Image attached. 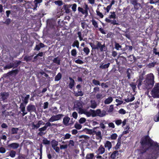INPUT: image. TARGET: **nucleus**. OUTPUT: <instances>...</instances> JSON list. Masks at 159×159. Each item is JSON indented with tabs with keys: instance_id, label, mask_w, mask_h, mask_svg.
<instances>
[{
	"instance_id": "a878e982",
	"label": "nucleus",
	"mask_w": 159,
	"mask_h": 159,
	"mask_svg": "<svg viewBox=\"0 0 159 159\" xmlns=\"http://www.w3.org/2000/svg\"><path fill=\"white\" fill-rule=\"evenodd\" d=\"M135 99L134 97L131 95V96L128 97L127 98H126L125 99V101L127 102H132L134 101Z\"/></svg>"
},
{
	"instance_id": "e2e57ef3",
	"label": "nucleus",
	"mask_w": 159,
	"mask_h": 159,
	"mask_svg": "<svg viewBox=\"0 0 159 159\" xmlns=\"http://www.w3.org/2000/svg\"><path fill=\"white\" fill-rule=\"evenodd\" d=\"M118 112L121 114H125L126 113V111L123 109L121 108L119 110Z\"/></svg>"
},
{
	"instance_id": "4c0bfd02",
	"label": "nucleus",
	"mask_w": 159,
	"mask_h": 159,
	"mask_svg": "<svg viewBox=\"0 0 159 159\" xmlns=\"http://www.w3.org/2000/svg\"><path fill=\"white\" fill-rule=\"evenodd\" d=\"M132 72L130 68H128L127 70L126 74L128 79L129 80L131 78V73Z\"/></svg>"
},
{
	"instance_id": "2f4dec72",
	"label": "nucleus",
	"mask_w": 159,
	"mask_h": 159,
	"mask_svg": "<svg viewBox=\"0 0 159 159\" xmlns=\"http://www.w3.org/2000/svg\"><path fill=\"white\" fill-rule=\"evenodd\" d=\"M74 94L76 97H78L80 96H82L84 95V93L83 92L80 90V91H77V92H75Z\"/></svg>"
},
{
	"instance_id": "6ab92c4d",
	"label": "nucleus",
	"mask_w": 159,
	"mask_h": 159,
	"mask_svg": "<svg viewBox=\"0 0 159 159\" xmlns=\"http://www.w3.org/2000/svg\"><path fill=\"white\" fill-rule=\"evenodd\" d=\"M44 46L45 45L43 43H40L39 44L36 45L34 50L39 51L40 50L41 48H44Z\"/></svg>"
},
{
	"instance_id": "39448f33",
	"label": "nucleus",
	"mask_w": 159,
	"mask_h": 159,
	"mask_svg": "<svg viewBox=\"0 0 159 159\" xmlns=\"http://www.w3.org/2000/svg\"><path fill=\"white\" fill-rule=\"evenodd\" d=\"M151 94L153 98H159V84L156 83L151 92Z\"/></svg>"
},
{
	"instance_id": "3c124183",
	"label": "nucleus",
	"mask_w": 159,
	"mask_h": 159,
	"mask_svg": "<svg viewBox=\"0 0 159 159\" xmlns=\"http://www.w3.org/2000/svg\"><path fill=\"white\" fill-rule=\"evenodd\" d=\"M97 44L95 46V48H94V50L99 49L100 45H101V42L98 41H97Z\"/></svg>"
},
{
	"instance_id": "e433bc0d",
	"label": "nucleus",
	"mask_w": 159,
	"mask_h": 159,
	"mask_svg": "<svg viewBox=\"0 0 159 159\" xmlns=\"http://www.w3.org/2000/svg\"><path fill=\"white\" fill-rule=\"evenodd\" d=\"M94 158V155L93 153H91L87 154L86 159H93Z\"/></svg>"
},
{
	"instance_id": "9b49d317",
	"label": "nucleus",
	"mask_w": 159,
	"mask_h": 159,
	"mask_svg": "<svg viewBox=\"0 0 159 159\" xmlns=\"http://www.w3.org/2000/svg\"><path fill=\"white\" fill-rule=\"evenodd\" d=\"M9 95L8 92H2L0 93V97L2 101H5L7 99Z\"/></svg>"
},
{
	"instance_id": "5701e85b",
	"label": "nucleus",
	"mask_w": 159,
	"mask_h": 159,
	"mask_svg": "<svg viewBox=\"0 0 159 159\" xmlns=\"http://www.w3.org/2000/svg\"><path fill=\"white\" fill-rule=\"evenodd\" d=\"M110 65V63H108L107 64L103 65V63L102 64L99 66V68L102 69H104L108 68Z\"/></svg>"
},
{
	"instance_id": "b1692460",
	"label": "nucleus",
	"mask_w": 159,
	"mask_h": 159,
	"mask_svg": "<svg viewBox=\"0 0 159 159\" xmlns=\"http://www.w3.org/2000/svg\"><path fill=\"white\" fill-rule=\"evenodd\" d=\"M119 154V152L117 150L114 151L111 155V157L112 159H115L116 156Z\"/></svg>"
},
{
	"instance_id": "79ce46f5",
	"label": "nucleus",
	"mask_w": 159,
	"mask_h": 159,
	"mask_svg": "<svg viewBox=\"0 0 159 159\" xmlns=\"http://www.w3.org/2000/svg\"><path fill=\"white\" fill-rule=\"evenodd\" d=\"M79 43L77 40L75 41L72 45L73 47H76L78 48H79Z\"/></svg>"
},
{
	"instance_id": "680f3d73",
	"label": "nucleus",
	"mask_w": 159,
	"mask_h": 159,
	"mask_svg": "<svg viewBox=\"0 0 159 159\" xmlns=\"http://www.w3.org/2000/svg\"><path fill=\"white\" fill-rule=\"evenodd\" d=\"M116 102L117 103V104H116L117 106L120 105L123 103V101H122L120 100L117 99H116Z\"/></svg>"
},
{
	"instance_id": "7ed1b4c3",
	"label": "nucleus",
	"mask_w": 159,
	"mask_h": 159,
	"mask_svg": "<svg viewBox=\"0 0 159 159\" xmlns=\"http://www.w3.org/2000/svg\"><path fill=\"white\" fill-rule=\"evenodd\" d=\"M30 98V95L29 94L26 95V96L25 97L21 96L22 102L20 103L19 108L20 110L22 112V115L23 116L27 113V112L25 111V108L26 104L29 102Z\"/></svg>"
},
{
	"instance_id": "aec40b11",
	"label": "nucleus",
	"mask_w": 159,
	"mask_h": 159,
	"mask_svg": "<svg viewBox=\"0 0 159 159\" xmlns=\"http://www.w3.org/2000/svg\"><path fill=\"white\" fill-rule=\"evenodd\" d=\"M105 20L107 22H111V24H113V25H119L118 23L116 22V20L115 19L111 20L107 18L105 19Z\"/></svg>"
},
{
	"instance_id": "f3484780",
	"label": "nucleus",
	"mask_w": 159,
	"mask_h": 159,
	"mask_svg": "<svg viewBox=\"0 0 159 159\" xmlns=\"http://www.w3.org/2000/svg\"><path fill=\"white\" fill-rule=\"evenodd\" d=\"M19 144L16 143H11L8 145V147L10 148H12L13 149H16L18 148Z\"/></svg>"
},
{
	"instance_id": "09e8293b",
	"label": "nucleus",
	"mask_w": 159,
	"mask_h": 159,
	"mask_svg": "<svg viewBox=\"0 0 159 159\" xmlns=\"http://www.w3.org/2000/svg\"><path fill=\"white\" fill-rule=\"evenodd\" d=\"M110 13L111 14V15L109 16V18L110 19H115L116 18V15L115 12H111Z\"/></svg>"
},
{
	"instance_id": "6e6d98bb",
	"label": "nucleus",
	"mask_w": 159,
	"mask_h": 159,
	"mask_svg": "<svg viewBox=\"0 0 159 159\" xmlns=\"http://www.w3.org/2000/svg\"><path fill=\"white\" fill-rule=\"evenodd\" d=\"M85 129L86 130L87 132L89 134H94V132L95 130H93L91 129Z\"/></svg>"
},
{
	"instance_id": "603ef678",
	"label": "nucleus",
	"mask_w": 159,
	"mask_h": 159,
	"mask_svg": "<svg viewBox=\"0 0 159 159\" xmlns=\"http://www.w3.org/2000/svg\"><path fill=\"white\" fill-rule=\"evenodd\" d=\"M128 60L129 61L132 62L135 60V57L133 55H130L128 57Z\"/></svg>"
},
{
	"instance_id": "774afa93",
	"label": "nucleus",
	"mask_w": 159,
	"mask_h": 159,
	"mask_svg": "<svg viewBox=\"0 0 159 159\" xmlns=\"http://www.w3.org/2000/svg\"><path fill=\"white\" fill-rule=\"evenodd\" d=\"M97 14L98 16H99L100 18H103V15L102 13L100 12L99 11L97 10H96Z\"/></svg>"
},
{
	"instance_id": "0e129e2a",
	"label": "nucleus",
	"mask_w": 159,
	"mask_h": 159,
	"mask_svg": "<svg viewBox=\"0 0 159 159\" xmlns=\"http://www.w3.org/2000/svg\"><path fill=\"white\" fill-rule=\"evenodd\" d=\"M86 119L84 117L81 118L79 120V122L80 124H83L86 121Z\"/></svg>"
},
{
	"instance_id": "4d7b16f0",
	"label": "nucleus",
	"mask_w": 159,
	"mask_h": 159,
	"mask_svg": "<svg viewBox=\"0 0 159 159\" xmlns=\"http://www.w3.org/2000/svg\"><path fill=\"white\" fill-rule=\"evenodd\" d=\"M52 146H57L58 144V142L55 140H53L51 141Z\"/></svg>"
},
{
	"instance_id": "7c9ffc66",
	"label": "nucleus",
	"mask_w": 159,
	"mask_h": 159,
	"mask_svg": "<svg viewBox=\"0 0 159 159\" xmlns=\"http://www.w3.org/2000/svg\"><path fill=\"white\" fill-rule=\"evenodd\" d=\"M143 80V78L140 77L136 81V83L138 84V87L139 88L142 85Z\"/></svg>"
},
{
	"instance_id": "ea45409f",
	"label": "nucleus",
	"mask_w": 159,
	"mask_h": 159,
	"mask_svg": "<svg viewBox=\"0 0 159 159\" xmlns=\"http://www.w3.org/2000/svg\"><path fill=\"white\" fill-rule=\"evenodd\" d=\"M117 137V134L116 133L112 134L111 135V136L108 138L109 139L115 140L116 139Z\"/></svg>"
},
{
	"instance_id": "f03ea898",
	"label": "nucleus",
	"mask_w": 159,
	"mask_h": 159,
	"mask_svg": "<svg viewBox=\"0 0 159 159\" xmlns=\"http://www.w3.org/2000/svg\"><path fill=\"white\" fill-rule=\"evenodd\" d=\"M154 83V75L153 74L150 73L147 75L146 80L142 84L143 89L145 90H147L148 93V90L152 88Z\"/></svg>"
},
{
	"instance_id": "bf43d9fd",
	"label": "nucleus",
	"mask_w": 159,
	"mask_h": 159,
	"mask_svg": "<svg viewBox=\"0 0 159 159\" xmlns=\"http://www.w3.org/2000/svg\"><path fill=\"white\" fill-rule=\"evenodd\" d=\"M103 122H105L104 124L102 122L100 124V127L102 129H104L105 128L106 126L104 125V124H107V122L105 121V120H103Z\"/></svg>"
},
{
	"instance_id": "338daca9",
	"label": "nucleus",
	"mask_w": 159,
	"mask_h": 159,
	"mask_svg": "<svg viewBox=\"0 0 159 159\" xmlns=\"http://www.w3.org/2000/svg\"><path fill=\"white\" fill-rule=\"evenodd\" d=\"M11 22V20L9 18L7 19L5 22H3L4 23L7 25H9Z\"/></svg>"
},
{
	"instance_id": "ddd939ff",
	"label": "nucleus",
	"mask_w": 159,
	"mask_h": 159,
	"mask_svg": "<svg viewBox=\"0 0 159 159\" xmlns=\"http://www.w3.org/2000/svg\"><path fill=\"white\" fill-rule=\"evenodd\" d=\"M27 111L28 112L34 111H36V107L34 105L30 104L26 107Z\"/></svg>"
},
{
	"instance_id": "052dcab7",
	"label": "nucleus",
	"mask_w": 159,
	"mask_h": 159,
	"mask_svg": "<svg viewBox=\"0 0 159 159\" xmlns=\"http://www.w3.org/2000/svg\"><path fill=\"white\" fill-rule=\"evenodd\" d=\"M71 136V135L70 134L67 133L65 135V136L63 137V139H69Z\"/></svg>"
},
{
	"instance_id": "412c9836",
	"label": "nucleus",
	"mask_w": 159,
	"mask_h": 159,
	"mask_svg": "<svg viewBox=\"0 0 159 159\" xmlns=\"http://www.w3.org/2000/svg\"><path fill=\"white\" fill-rule=\"evenodd\" d=\"M69 79L70 80V82L69 84V86L70 89H71L74 86L75 82L74 80L72 78L69 77Z\"/></svg>"
},
{
	"instance_id": "0eeeda50",
	"label": "nucleus",
	"mask_w": 159,
	"mask_h": 159,
	"mask_svg": "<svg viewBox=\"0 0 159 159\" xmlns=\"http://www.w3.org/2000/svg\"><path fill=\"white\" fill-rule=\"evenodd\" d=\"M64 115L62 114H59L56 115H53L50 118L49 121L53 122L55 121H57L60 120L63 116Z\"/></svg>"
},
{
	"instance_id": "a19ab883",
	"label": "nucleus",
	"mask_w": 159,
	"mask_h": 159,
	"mask_svg": "<svg viewBox=\"0 0 159 159\" xmlns=\"http://www.w3.org/2000/svg\"><path fill=\"white\" fill-rule=\"evenodd\" d=\"M19 130L18 128H15L14 127H12L11 129V134H17V133L18 131Z\"/></svg>"
},
{
	"instance_id": "c03bdc74",
	"label": "nucleus",
	"mask_w": 159,
	"mask_h": 159,
	"mask_svg": "<svg viewBox=\"0 0 159 159\" xmlns=\"http://www.w3.org/2000/svg\"><path fill=\"white\" fill-rule=\"evenodd\" d=\"M83 51L85 53L86 55H88L90 52V50L87 47L84 48L83 49Z\"/></svg>"
},
{
	"instance_id": "4468645a",
	"label": "nucleus",
	"mask_w": 159,
	"mask_h": 159,
	"mask_svg": "<svg viewBox=\"0 0 159 159\" xmlns=\"http://www.w3.org/2000/svg\"><path fill=\"white\" fill-rule=\"evenodd\" d=\"M112 145L111 143L109 141H106L104 143V147L105 148L108 149V151H110Z\"/></svg>"
},
{
	"instance_id": "58836bf2",
	"label": "nucleus",
	"mask_w": 159,
	"mask_h": 159,
	"mask_svg": "<svg viewBox=\"0 0 159 159\" xmlns=\"http://www.w3.org/2000/svg\"><path fill=\"white\" fill-rule=\"evenodd\" d=\"M92 109H90L89 111H85L84 114L88 117H90L91 116L93 117L92 111Z\"/></svg>"
},
{
	"instance_id": "f8f14e48",
	"label": "nucleus",
	"mask_w": 159,
	"mask_h": 159,
	"mask_svg": "<svg viewBox=\"0 0 159 159\" xmlns=\"http://www.w3.org/2000/svg\"><path fill=\"white\" fill-rule=\"evenodd\" d=\"M95 134L96 139L97 140H99V142H100L102 139V136L101 134V132L100 131H98L97 132L95 131L94 134Z\"/></svg>"
},
{
	"instance_id": "5fc2aeb1",
	"label": "nucleus",
	"mask_w": 159,
	"mask_h": 159,
	"mask_svg": "<svg viewBox=\"0 0 159 159\" xmlns=\"http://www.w3.org/2000/svg\"><path fill=\"white\" fill-rule=\"evenodd\" d=\"M92 83L95 85H100V82L94 79L92 80Z\"/></svg>"
},
{
	"instance_id": "cd10ccee",
	"label": "nucleus",
	"mask_w": 159,
	"mask_h": 159,
	"mask_svg": "<svg viewBox=\"0 0 159 159\" xmlns=\"http://www.w3.org/2000/svg\"><path fill=\"white\" fill-rule=\"evenodd\" d=\"M53 62L58 65H60L61 59L58 58V57H56L53 60Z\"/></svg>"
},
{
	"instance_id": "dca6fc26",
	"label": "nucleus",
	"mask_w": 159,
	"mask_h": 159,
	"mask_svg": "<svg viewBox=\"0 0 159 159\" xmlns=\"http://www.w3.org/2000/svg\"><path fill=\"white\" fill-rule=\"evenodd\" d=\"M70 120V118L68 116H65L63 119V124L66 126L69 125V122Z\"/></svg>"
},
{
	"instance_id": "a211bd4d",
	"label": "nucleus",
	"mask_w": 159,
	"mask_h": 159,
	"mask_svg": "<svg viewBox=\"0 0 159 159\" xmlns=\"http://www.w3.org/2000/svg\"><path fill=\"white\" fill-rule=\"evenodd\" d=\"M19 70L17 69L12 70L7 73V74L8 75H16L18 73Z\"/></svg>"
},
{
	"instance_id": "f257e3e1",
	"label": "nucleus",
	"mask_w": 159,
	"mask_h": 159,
	"mask_svg": "<svg viewBox=\"0 0 159 159\" xmlns=\"http://www.w3.org/2000/svg\"><path fill=\"white\" fill-rule=\"evenodd\" d=\"M141 146L138 151L139 154L143 155L148 151L153 159H157L159 155V145L146 135L142 138L140 142Z\"/></svg>"
},
{
	"instance_id": "2eb2a0df",
	"label": "nucleus",
	"mask_w": 159,
	"mask_h": 159,
	"mask_svg": "<svg viewBox=\"0 0 159 159\" xmlns=\"http://www.w3.org/2000/svg\"><path fill=\"white\" fill-rule=\"evenodd\" d=\"M146 10L149 13L150 11L153 12L155 11V9L153 7L152 5H146L145 7Z\"/></svg>"
},
{
	"instance_id": "69168bd1",
	"label": "nucleus",
	"mask_w": 159,
	"mask_h": 159,
	"mask_svg": "<svg viewBox=\"0 0 159 159\" xmlns=\"http://www.w3.org/2000/svg\"><path fill=\"white\" fill-rule=\"evenodd\" d=\"M115 123L118 126L120 125L122 123V121L121 120L119 119L116 120Z\"/></svg>"
},
{
	"instance_id": "c756f323",
	"label": "nucleus",
	"mask_w": 159,
	"mask_h": 159,
	"mask_svg": "<svg viewBox=\"0 0 159 159\" xmlns=\"http://www.w3.org/2000/svg\"><path fill=\"white\" fill-rule=\"evenodd\" d=\"M70 6H69L67 5H64L63 6V8L64 10L65 11V12L66 13H68L70 12V10L69 8Z\"/></svg>"
},
{
	"instance_id": "6e6552de",
	"label": "nucleus",
	"mask_w": 159,
	"mask_h": 159,
	"mask_svg": "<svg viewBox=\"0 0 159 159\" xmlns=\"http://www.w3.org/2000/svg\"><path fill=\"white\" fill-rule=\"evenodd\" d=\"M116 61L118 65H125L126 63V59L123 56H120L116 59Z\"/></svg>"
},
{
	"instance_id": "9d476101",
	"label": "nucleus",
	"mask_w": 159,
	"mask_h": 159,
	"mask_svg": "<svg viewBox=\"0 0 159 159\" xmlns=\"http://www.w3.org/2000/svg\"><path fill=\"white\" fill-rule=\"evenodd\" d=\"M105 148L102 145H101L96 150V152L97 155H102L105 152Z\"/></svg>"
},
{
	"instance_id": "bb28decb",
	"label": "nucleus",
	"mask_w": 159,
	"mask_h": 159,
	"mask_svg": "<svg viewBox=\"0 0 159 159\" xmlns=\"http://www.w3.org/2000/svg\"><path fill=\"white\" fill-rule=\"evenodd\" d=\"M113 100L111 97H109L104 100V103L105 104H109Z\"/></svg>"
},
{
	"instance_id": "8fccbe9b",
	"label": "nucleus",
	"mask_w": 159,
	"mask_h": 159,
	"mask_svg": "<svg viewBox=\"0 0 159 159\" xmlns=\"http://www.w3.org/2000/svg\"><path fill=\"white\" fill-rule=\"evenodd\" d=\"M75 128L77 129H80L82 127V125L76 122L74 125Z\"/></svg>"
},
{
	"instance_id": "72a5a7b5",
	"label": "nucleus",
	"mask_w": 159,
	"mask_h": 159,
	"mask_svg": "<svg viewBox=\"0 0 159 159\" xmlns=\"http://www.w3.org/2000/svg\"><path fill=\"white\" fill-rule=\"evenodd\" d=\"M62 77V75L61 73H59L57 74L54 80L55 81H58Z\"/></svg>"
},
{
	"instance_id": "c85d7f7f",
	"label": "nucleus",
	"mask_w": 159,
	"mask_h": 159,
	"mask_svg": "<svg viewBox=\"0 0 159 159\" xmlns=\"http://www.w3.org/2000/svg\"><path fill=\"white\" fill-rule=\"evenodd\" d=\"M91 105L90 107L93 109L95 108L97 106V104L96 102L94 101L91 100L90 101Z\"/></svg>"
},
{
	"instance_id": "864d4df0",
	"label": "nucleus",
	"mask_w": 159,
	"mask_h": 159,
	"mask_svg": "<svg viewBox=\"0 0 159 159\" xmlns=\"http://www.w3.org/2000/svg\"><path fill=\"white\" fill-rule=\"evenodd\" d=\"M91 21L92 23V25L96 28L98 27V24L97 22L94 19H93Z\"/></svg>"
},
{
	"instance_id": "49530a36",
	"label": "nucleus",
	"mask_w": 159,
	"mask_h": 159,
	"mask_svg": "<svg viewBox=\"0 0 159 159\" xmlns=\"http://www.w3.org/2000/svg\"><path fill=\"white\" fill-rule=\"evenodd\" d=\"M130 87L132 88V90L134 92L136 88V85L134 82H132L130 84Z\"/></svg>"
},
{
	"instance_id": "20e7f679",
	"label": "nucleus",
	"mask_w": 159,
	"mask_h": 159,
	"mask_svg": "<svg viewBox=\"0 0 159 159\" xmlns=\"http://www.w3.org/2000/svg\"><path fill=\"white\" fill-rule=\"evenodd\" d=\"M92 111L93 117L96 116L103 117L105 116L107 113L106 111L102 110L101 111L100 109H97L96 110L92 109Z\"/></svg>"
},
{
	"instance_id": "f704fd0d",
	"label": "nucleus",
	"mask_w": 159,
	"mask_h": 159,
	"mask_svg": "<svg viewBox=\"0 0 159 159\" xmlns=\"http://www.w3.org/2000/svg\"><path fill=\"white\" fill-rule=\"evenodd\" d=\"M34 55H33L30 56H25L24 58V60L26 62L30 61L32 59Z\"/></svg>"
},
{
	"instance_id": "37998d69",
	"label": "nucleus",
	"mask_w": 159,
	"mask_h": 159,
	"mask_svg": "<svg viewBox=\"0 0 159 159\" xmlns=\"http://www.w3.org/2000/svg\"><path fill=\"white\" fill-rule=\"evenodd\" d=\"M21 63V61H16L14 63V68H16L20 65Z\"/></svg>"
},
{
	"instance_id": "a18cd8bd",
	"label": "nucleus",
	"mask_w": 159,
	"mask_h": 159,
	"mask_svg": "<svg viewBox=\"0 0 159 159\" xmlns=\"http://www.w3.org/2000/svg\"><path fill=\"white\" fill-rule=\"evenodd\" d=\"M43 143L45 145H49L50 144V140H48L46 138H44L42 141Z\"/></svg>"
},
{
	"instance_id": "4be33fe9",
	"label": "nucleus",
	"mask_w": 159,
	"mask_h": 159,
	"mask_svg": "<svg viewBox=\"0 0 159 159\" xmlns=\"http://www.w3.org/2000/svg\"><path fill=\"white\" fill-rule=\"evenodd\" d=\"M153 120L155 122L159 121V110L157 113L153 115Z\"/></svg>"
},
{
	"instance_id": "423d86ee",
	"label": "nucleus",
	"mask_w": 159,
	"mask_h": 159,
	"mask_svg": "<svg viewBox=\"0 0 159 159\" xmlns=\"http://www.w3.org/2000/svg\"><path fill=\"white\" fill-rule=\"evenodd\" d=\"M84 6H85L84 7V9L83 8L79 7L78 8V10L79 12H81L82 14L85 15V17H86L88 15V11L89 10V8L88 5L86 3L84 4Z\"/></svg>"
},
{
	"instance_id": "13d9d810",
	"label": "nucleus",
	"mask_w": 159,
	"mask_h": 159,
	"mask_svg": "<svg viewBox=\"0 0 159 159\" xmlns=\"http://www.w3.org/2000/svg\"><path fill=\"white\" fill-rule=\"evenodd\" d=\"M62 2L61 0H57L54 2V3L55 4L58 5L59 6H61L62 5Z\"/></svg>"
},
{
	"instance_id": "c9c22d12",
	"label": "nucleus",
	"mask_w": 159,
	"mask_h": 159,
	"mask_svg": "<svg viewBox=\"0 0 159 159\" xmlns=\"http://www.w3.org/2000/svg\"><path fill=\"white\" fill-rule=\"evenodd\" d=\"M42 2V0H35L34 1V10H35L36 9L38 4L41 3Z\"/></svg>"
},
{
	"instance_id": "473e14b6",
	"label": "nucleus",
	"mask_w": 159,
	"mask_h": 159,
	"mask_svg": "<svg viewBox=\"0 0 159 159\" xmlns=\"http://www.w3.org/2000/svg\"><path fill=\"white\" fill-rule=\"evenodd\" d=\"M101 52L106 51L107 50V48L106 47L105 44L104 43L102 45L100 46L99 49Z\"/></svg>"
},
{
	"instance_id": "393cba45",
	"label": "nucleus",
	"mask_w": 159,
	"mask_h": 159,
	"mask_svg": "<svg viewBox=\"0 0 159 159\" xmlns=\"http://www.w3.org/2000/svg\"><path fill=\"white\" fill-rule=\"evenodd\" d=\"M16 152L14 150H11L9 152H7V154H8V156H10L11 157H14L16 155Z\"/></svg>"
},
{
	"instance_id": "de8ad7c7",
	"label": "nucleus",
	"mask_w": 159,
	"mask_h": 159,
	"mask_svg": "<svg viewBox=\"0 0 159 159\" xmlns=\"http://www.w3.org/2000/svg\"><path fill=\"white\" fill-rule=\"evenodd\" d=\"M121 47L122 46L120 45L119 43H117L116 42H115V48L116 50H119L120 48H121Z\"/></svg>"
},
{
	"instance_id": "1a4fd4ad",
	"label": "nucleus",
	"mask_w": 159,
	"mask_h": 159,
	"mask_svg": "<svg viewBox=\"0 0 159 159\" xmlns=\"http://www.w3.org/2000/svg\"><path fill=\"white\" fill-rule=\"evenodd\" d=\"M130 3L134 6L136 10H139L141 6V4L138 2L137 0H131Z\"/></svg>"
}]
</instances>
